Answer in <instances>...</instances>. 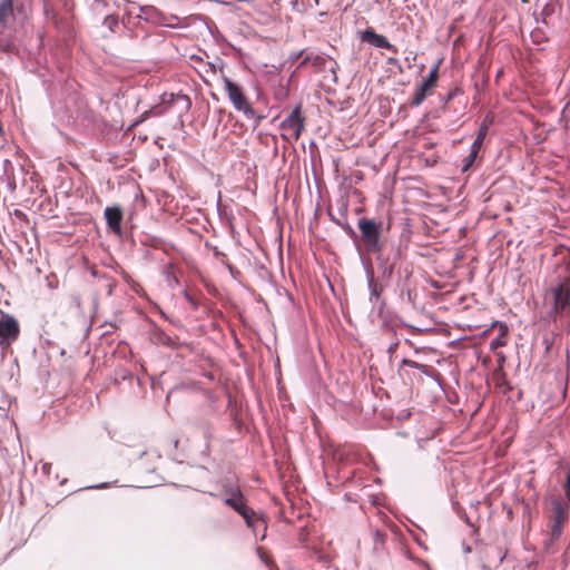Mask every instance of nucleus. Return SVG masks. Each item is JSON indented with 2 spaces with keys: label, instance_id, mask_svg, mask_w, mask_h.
Listing matches in <instances>:
<instances>
[{
  "label": "nucleus",
  "instance_id": "1",
  "mask_svg": "<svg viewBox=\"0 0 570 570\" xmlns=\"http://www.w3.org/2000/svg\"><path fill=\"white\" fill-rule=\"evenodd\" d=\"M357 227L360 230L358 245L361 244L367 254L380 252L382 247H387L389 244L397 240L390 235V224L384 228L381 220L362 217L357 220Z\"/></svg>",
  "mask_w": 570,
  "mask_h": 570
},
{
  "label": "nucleus",
  "instance_id": "2",
  "mask_svg": "<svg viewBox=\"0 0 570 570\" xmlns=\"http://www.w3.org/2000/svg\"><path fill=\"white\" fill-rule=\"evenodd\" d=\"M404 248L405 246L403 245L402 240L399 239L389 244L387 247H382L380 252L370 253L375 255V261L377 263L382 279L390 281L392 278L395 266L401 259Z\"/></svg>",
  "mask_w": 570,
  "mask_h": 570
},
{
  "label": "nucleus",
  "instance_id": "3",
  "mask_svg": "<svg viewBox=\"0 0 570 570\" xmlns=\"http://www.w3.org/2000/svg\"><path fill=\"white\" fill-rule=\"evenodd\" d=\"M222 81L224 83V90L226 91L234 108L237 111L243 112L247 119H255V126H258L263 117L256 115L255 109L245 97L242 87L226 75H222Z\"/></svg>",
  "mask_w": 570,
  "mask_h": 570
},
{
  "label": "nucleus",
  "instance_id": "4",
  "mask_svg": "<svg viewBox=\"0 0 570 570\" xmlns=\"http://www.w3.org/2000/svg\"><path fill=\"white\" fill-rule=\"evenodd\" d=\"M551 508L550 540L554 542L561 537L563 524L568 521L569 503L562 498H554L551 500Z\"/></svg>",
  "mask_w": 570,
  "mask_h": 570
},
{
  "label": "nucleus",
  "instance_id": "5",
  "mask_svg": "<svg viewBox=\"0 0 570 570\" xmlns=\"http://www.w3.org/2000/svg\"><path fill=\"white\" fill-rule=\"evenodd\" d=\"M135 19L138 21L142 20L153 26H161L171 29L188 27V23L185 21L177 23L168 22L167 16L154 6H138V13L135 14Z\"/></svg>",
  "mask_w": 570,
  "mask_h": 570
},
{
  "label": "nucleus",
  "instance_id": "6",
  "mask_svg": "<svg viewBox=\"0 0 570 570\" xmlns=\"http://www.w3.org/2000/svg\"><path fill=\"white\" fill-rule=\"evenodd\" d=\"M363 266H364L367 289H368V301L373 305V307H375L377 305V312L381 315L383 309L386 306L385 299L382 298V293L384 291V286L375 277L371 262H363Z\"/></svg>",
  "mask_w": 570,
  "mask_h": 570
},
{
  "label": "nucleus",
  "instance_id": "7",
  "mask_svg": "<svg viewBox=\"0 0 570 570\" xmlns=\"http://www.w3.org/2000/svg\"><path fill=\"white\" fill-rule=\"evenodd\" d=\"M440 60L431 68L429 75L422 80V82L416 87V90L412 97L410 105L412 107L420 106L426 98V94L431 90L438 82L439 78V68Z\"/></svg>",
  "mask_w": 570,
  "mask_h": 570
},
{
  "label": "nucleus",
  "instance_id": "8",
  "mask_svg": "<svg viewBox=\"0 0 570 570\" xmlns=\"http://www.w3.org/2000/svg\"><path fill=\"white\" fill-rule=\"evenodd\" d=\"M20 333V326L14 316L2 314L0 318V346H9Z\"/></svg>",
  "mask_w": 570,
  "mask_h": 570
},
{
  "label": "nucleus",
  "instance_id": "9",
  "mask_svg": "<svg viewBox=\"0 0 570 570\" xmlns=\"http://www.w3.org/2000/svg\"><path fill=\"white\" fill-rule=\"evenodd\" d=\"M281 127L298 138L304 130V118L301 112V106L297 105L289 115L282 121Z\"/></svg>",
  "mask_w": 570,
  "mask_h": 570
},
{
  "label": "nucleus",
  "instance_id": "10",
  "mask_svg": "<svg viewBox=\"0 0 570 570\" xmlns=\"http://www.w3.org/2000/svg\"><path fill=\"white\" fill-rule=\"evenodd\" d=\"M104 217L106 219L108 230L117 236H121V223L124 218L122 208L118 205L111 207L108 206L104 210Z\"/></svg>",
  "mask_w": 570,
  "mask_h": 570
},
{
  "label": "nucleus",
  "instance_id": "11",
  "mask_svg": "<svg viewBox=\"0 0 570 570\" xmlns=\"http://www.w3.org/2000/svg\"><path fill=\"white\" fill-rule=\"evenodd\" d=\"M243 519H244L246 525L253 531L256 539H258V538H259V540L265 539L267 523L261 514H258L255 510H252Z\"/></svg>",
  "mask_w": 570,
  "mask_h": 570
},
{
  "label": "nucleus",
  "instance_id": "12",
  "mask_svg": "<svg viewBox=\"0 0 570 570\" xmlns=\"http://www.w3.org/2000/svg\"><path fill=\"white\" fill-rule=\"evenodd\" d=\"M243 519H244L246 525L253 531L256 539H258V538H259V540L265 539L267 523L261 514H258L255 510H252Z\"/></svg>",
  "mask_w": 570,
  "mask_h": 570
},
{
  "label": "nucleus",
  "instance_id": "13",
  "mask_svg": "<svg viewBox=\"0 0 570 570\" xmlns=\"http://www.w3.org/2000/svg\"><path fill=\"white\" fill-rule=\"evenodd\" d=\"M362 40L368 42L375 48L387 49L396 52L397 49L392 45L386 37L379 35L373 28H367L362 32Z\"/></svg>",
  "mask_w": 570,
  "mask_h": 570
},
{
  "label": "nucleus",
  "instance_id": "14",
  "mask_svg": "<svg viewBox=\"0 0 570 570\" xmlns=\"http://www.w3.org/2000/svg\"><path fill=\"white\" fill-rule=\"evenodd\" d=\"M14 19L13 0H0V35L4 33Z\"/></svg>",
  "mask_w": 570,
  "mask_h": 570
},
{
  "label": "nucleus",
  "instance_id": "15",
  "mask_svg": "<svg viewBox=\"0 0 570 570\" xmlns=\"http://www.w3.org/2000/svg\"><path fill=\"white\" fill-rule=\"evenodd\" d=\"M328 58L323 53H306L303 60L298 63L297 68H303L305 65L311 63L317 71H325Z\"/></svg>",
  "mask_w": 570,
  "mask_h": 570
},
{
  "label": "nucleus",
  "instance_id": "16",
  "mask_svg": "<svg viewBox=\"0 0 570 570\" xmlns=\"http://www.w3.org/2000/svg\"><path fill=\"white\" fill-rule=\"evenodd\" d=\"M153 342L156 344H161L170 348H176L179 346V342L177 337H173L168 335L160 327H156L153 332Z\"/></svg>",
  "mask_w": 570,
  "mask_h": 570
},
{
  "label": "nucleus",
  "instance_id": "17",
  "mask_svg": "<svg viewBox=\"0 0 570 570\" xmlns=\"http://www.w3.org/2000/svg\"><path fill=\"white\" fill-rule=\"evenodd\" d=\"M401 365L407 366L411 368H416V370L421 371L422 374H424L425 376H429L431 379H435V375H438L436 371L432 366L421 364V363L415 362L410 358H403L401 361Z\"/></svg>",
  "mask_w": 570,
  "mask_h": 570
},
{
  "label": "nucleus",
  "instance_id": "18",
  "mask_svg": "<svg viewBox=\"0 0 570 570\" xmlns=\"http://www.w3.org/2000/svg\"><path fill=\"white\" fill-rule=\"evenodd\" d=\"M245 498L239 488H232L229 490V495L224 499V503L234 510V507H237L242 502H244Z\"/></svg>",
  "mask_w": 570,
  "mask_h": 570
},
{
  "label": "nucleus",
  "instance_id": "19",
  "mask_svg": "<svg viewBox=\"0 0 570 570\" xmlns=\"http://www.w3.org/2000/svg\"><path fill=\"white\" fill-rule=\"evenodd\" d=\"M224 67H225V62L222 58L219 57H216L215 61H207V62H204V71L206 73H213L215 75L217 71L220 72V76L222 75H225L224 73Z\"/></svg>",
  "mask_w": 570,
  "mask_h": 570
},
{
  "label": "nucleus",
  "instance_id": "20",
  "mask_svg": "<svg viewBox=\"0 0 570 570\" xmlns=\"http://www.w3.org/2000/svg\"><path fill=\"white\" fill-rule=\"evenodd\" d=\"M507 332L508 327L502 325L500 334L490 341L489 348L491 351H495L507 344Z\"/></svg>",
  "mask_w": 570,
  "mask_h": 570
},
{
  "label": "nucleus",
  "instance_id": "21",
  "mask_svg": "<svg viewBox=\"0 0 570 570\" xmlns=\"http://www.w3.org/2000/svg\"><path fill=\"white\" fill-rule=\"evenodd\" d=\"M336 225L340 226L344 233L354 242L357 250H361V246H358V234L354 230V228L346 222H336Z\"/></svg>",
  "mask_w": 570,
  "mask_h": 570
},
{
  "label": "nucleus",
  "instance_id": "22",
  "mask_svg": "<svg viewBox=\"0 0 570 570\" xmlns=\"http://www.w3.org/2000/svg\"><path fill=\"white\" fill-rule=\"evenodd\" d=\"M488 135V125L487 124H482L479 131H478V135L475 137V139L473 140L472 145H471V148L472 150H475L479 153V150L481 149L482 145H483V141H484V138L487 137Z\"/></svg>",
  "mask_w": 570,
  "mask_h": 570
},
{
  "label": "nucleus",
  "instance_id": "23",
  "mask_svg": "<svg viewBox=\"0 0 570 570\" xmlns=\"http://www.w3.org/2000/svg\"><path fill=\"white\" fill-rule=\"evenodd\" d=\"M135 4L136 3L132 2V1H127L126 2V8L124 9V16H122V19H121V22H122L124 27L127 29L128 37H130V38L132 37L134 31H132L131 28L127 27L126 20L131 18V17L135 18V14H134V12H132V10L130 8L131 6H135Z\"/></svg>",
  "mask_w": 570,
  "mask_h": 570
},
{
  "label": "nucleus",
  "instance_id": "24",
  "mask_svg": "<svg viewBox=\"0 0 570 570\" xmlns=\"http://www.w3.org/2000/svg\"><path fill=\"white\" fill-rule=\"evenodd\" d=\"M102 26L109 31L116 32L119 27V17L117 14H108L104 18Z\"/></svg>",
  "mask_w": 570,
  "mask_h": 570
},
{
  "label": "nucleus",
  "instance_id": "25",
  "mask_svg": "<svg viewBox=\"0 0 570 570\" xmlns=\"http://www.w3.org/2000/svg\"><path fill=\"white\" fill-rule=\"evenodd\" d=\"M478 151L470 149V154L462 159L461 171H468L474 164Z\"/></svg>",
  "mask_w": 570,
  "mask_h": 570
},
{
  "label": "nucleus",
  "instance_id": "26",
  "mask_svg": "<svg viewBox=\"0 0 570 570\" xmlns=\"http://www.w3.org/2000/svg\"><path fill=\"white\" fill-rule=\"evenodd\" d=\"M462 94V90L460 87H454L452 90H450L446 95L442 96L441 97V100L444 102V104H448L450 102L454 97H456L458 95Z\"/></svg>",
  "mask_w": 570,
  "mask_h": 570
},
{
  "label": "nucleus",
  "instance_id": "27",
  "mask_svg": "<svg viewBox=\"0 0 570 570\" xmlns=\"http://www.w3.org/2000/svg\"><path fill=\"white\" fill-rule=\"evenodd\" d=\"M253 509L247 505L246 500L237 507H234V511H236L242 518L247 515Z\"/></svg>",
  "mask_w": 570,
  "mask_h": 570
},
{
  "label": "nucleus",
  "instance_id": "28",
  "mask_svg": "<svg viewBox=\"0 0 570 570\" xmlns=\"http://www.w3.org/2000/svg\"><path fill=\"white\" fill-rule=\"evenodd\" d=\"M218 259H219L220 264H223V265L228 269V272L230 273V275H232L233 277H235V274H238V273H239V272L236 269V267H235V266H233V265L228 262V259H227V257H226V256H225V257H219Z\"/></svg>",
  "mask_w": 570,
  "mask_h": 570
},
{
  "label": "nucleus",
  "instance_id": "29",
  "mask_svg": "<svg viewBox=\"0 0 570 570\" xmlns=\"http://www.w3.org/2000/svg\"><path fill=\"white\" fill-rule=\"evenodd\" d=\"M563 491H564V497L567 499V503L570 504V470L566 474V480L563 483Z\"/></svg>",
  "mask_w": 570,
  "mask_h": 570
},
{
  "label": "nucleus",
  "instance_id": "30",
  "mask_svg": "<svg viewBox=\"0 0 570 570\" xmlns=\"http://www.w3.org/2000/svg\"><path fill=\"white\" fill-rule=\"evenodd\" d=\"M107 6H108L107 0H94L91 8L95 12L99 13V12H101L102 9L107 8Z\"/></svg>",
  "mask_w": 570,
  "mask_h": 570
},
{
  "label": "nucleus",
  "instance_id": "31",
  "mask_svg": "<svg viewBox=\"0 0 570 570\" xmlns=\"http://www.w3.org/2000/svg\"><path fill=\"white\" fill-rule=\"evenodd\" d=\"M205 247L210 249L213 252V255L216 257V258H219V257H225V253H223L222 250H219V248L215 245H213L212 243L209 242H206L205 243Z\"/></svg>",
  "mask_w": 570,
  "mask_h": 570
},
{
  "label": "nucleus",
  "instance_id": "32",
  "mask_svg": "<svg viewBox=\"0 0 570 570\" xmlns=\"http://www.w3.org/2000/svg\"><path fill=\"white\" fill-rule=\"evenodd\" d=\"M176 99L181 100L184 102L185 110H189L191 107V100L187 95L178 94Z\"/></svg>",
  "mask_w": 570,
  "mask_h": 570
},
{
  "label": "nucleus",
  "instance_id": "33",
  "mask_svg": "<svg viewBox=\"0 0 570 570\" xmlns=\"http://www.w3.org/2000/svg\"><path fill=\"white\" fill-rule=\"evenodd\" d=\"M257 553H258L259 559H261V560H262V561H263L267 567H269V568H271V570H273V567H274V566L272 564V560H271L267 556H265V554L263 553V551H262V549H261V548H258V549H257Z\"/></svg>",
  "mask_w": 570,
  "mask_h": 570
},
{
  "label": "nucleus",
  "instance_id": "34",
  "mask_svg": "<svg viewBox=\"0 0 570 570\" xmlns=\"http://www.w3.org/2000/svg\"><path fill=\"white\" fill-rule=\"evenodd\" d=\"M189 19H190V17H186V18L180 19V18H179L178 16H176V14H170V16H168V17H167L168 22L177 23V22H179V21H185V22H187V23H188V26L190 24Z\"/></svg>",
  "mask_w": 570,
  "mask_h": 570
},
{
  "label": "nucleus",
  "instance_id": "35",
  "mask_svg": "<svg viewBox=\"0 0 570 570\" xmlns=\"http://www.w3.org/2000/svg\"><path fill=\"white\" fill-rule=\"evenodd\" d=\"M385 538H386V533L385 532L380 531V530H375V532H374L375 544L383 543Z\"/></svg>",
  "mask_w": 570,
  "mask_h": 570
},
{
  "label": "nucleus",
  "instance_id": "36",
  "mask_svg": "<svg viewBox=\"0 0 570 570\" xmlns=\"http://www.w3.org/2000/svg\"><path fill=\"white\" fill-rule=\"evenodd\" d=\"M305 53V50L294 51L288 56V61L295 62L298 60Z\"/></svg>",
  "mask_w": 570,
  "mask_h": 570
},
{
  "label": "nucleus",
  "instance_id": "37",
  "mask_svg": "<svg viewBox=\"0 0 570 570\" xmlns=\"http://www.w3.org/2000/svg\"><path fill=\"white\" fill-rule=\"evenodd\" d=\"M184 297L195 309L198 307L197 302L187 291L184 292Z\"/></svg>",
  "mask_w": 570,
  "mask_h": 570
},
{
  "label": "nucleus",
  "instance_id": "38",
  "mask_svg": "<svg viewBox=\"0 0 570 570\" xmlns=\"http://www.w3.org/2000/svg\"><path fill=\"white\" fill-rule=\"evenodd\" d=\"M397 345H399V342L396 341V342L392 343V344L389 346V348H387V354H389L390 356H392V355H393V353L395 352V350H396Z\"/></svg>",
  "mask_w": 570,
  "mask_h": 570
},
{
  "label": "nucleus",
  "instance_id": "39",
  "mask_svg": "<svg viewBox=\"0 0 570 570\" xmlns=\"http://www.w3.org/2000/svg\"><path fill=\"white\" fill-rule=\"evenodd\" d=\"M107 487H108V483H99V484H96V485L87 487L86 489H105Z\"/></svg>",
  "mask_w": 570,
  "mask_h": 570
},
{
  "label": "nucleus",
  "instance_id": "40",
  "mask_svg": "<svg viewBox=\"0 0 570 570\" xmlns=\"http://www.w3.org/2000/svg\"><path fill=\"white\" fill-rule=\"evenodd\" d=\"M190 59L196 61V62H202V63L204 62L203 58L200 56H198V55L190 56Z\"/></svg>",
  "mask_w": 570,
  "mask_h": 570
},
{
  "label": "nucleus",
  "instance_id": "41",
  "mask_svg": "<svg viewBox=\"0 0 570 570\" xmlns=\"http://www.w3.org/2000/svg\"><path fill=\"white\" fill-rule=\"evenodd\" d=\"M328 216L334 224H336V222H343L342 219L334 217L332 214H328Z\"/></svg>",
  "mask_w": 570,
  "mask_h": 570
},
{
  "label": "nucleus",
  "instance_id": "42",
  "mask_svg": "<svg viewBox=\"0 0 570 570\" xmlns=\"http://www.w3.org/2000/svg\"><path fill=\"white\" fill-rule=\"evenodd\" d=\"M204 433H205V436H206L207 439H209V438L212 436V434H210V430H209V428H208V426H206V428H205V432H204Z\"/></svg>",
  "mask_w": 570,
  "mask_h": 570
},
{
  "label": "nucleus",
  "instance_id": "43",
  "mask_svg": "<svg viewBox=\"0 0 570 570\" xmlns=\"http://www.w3.org/2000/svg\"><path fill=\"white\" fill-rule=\"evenodd\" d=\"M50 468H51V464H43V468H42L43 472L49 473Z\"/></svg>",
  "mask_w": 570,
  "mask_h": 570
},
{
  "label": "nucleus",
  "instance_id": "44",
  "mask_svg": "<svg viewBox=\"0 0 570 570\" xmlns=\"http://www.w3.org/2000/svg\"><path fill=\"white\" fill-rule=\"evenodd\" d=\"M114 283L108 284V294L110 295L112 293Z\"/></svg>",
  "mask_w": 570,
  "mask_h": 570
},
{
  "label": "nucleus",
  "instance_id": "45",
  "mask_svg": "<svg viewBox=\"0 0 570 570\" xmlns=\"http://www.w3.org/2000/svg\"><path fill=\"white\" fill-rule=\"evenodd\" d=\"M387 61H389V63H396V62H397V59H395V58H389V60H387Z\"/></svg>",
  "mask_w": 570,
  "mask_h": 570
},
{
  "label": "nucleus",
  "instance_id": "46",
  "mask_svg": "<svg viewBox=\"0 0 570 570\" xmlns=\"http://www.w3.org/2000/svg\"><path fill=\"white\" fill-rule=\"evenodd\" d=\"M482 570H491L490 567H488L487 564H483L482 566Z\"/></svg>",
  "mask_w": 570,
  "mask_h": 570
},
{
  "label": "nucleus",
  "instance_id": "47",
  "mask_svg": "<svg viewBox=\"0 0 570 570\" xmlns=\"http://www.w3.org/2000/svg\"><path fill=\"white\" fill-rule=\"evenodd\" d=\"M464 550H465L466 552H470V551H471L470 547H464Z\"/></svg>",
  "mask_w": 570,
  "mask_h": 570
},
{
  "label": "nucleus",
  "instance_id": "48",
  "mask_svg": "<svg viewBox=\"0 0 570 570\" xmlns=\"http://www.w3.org/2000/svg\"><path fill=\"white\" fill-rule=\"evenodd\" d=\"M346 212H347V206L345 205L344 206V215L346 214Z\"/></svg>",
  "mask_w": 570,
  "mask_h": 570
},
{
  "label": "nucleus",
  "instance_id": "49",
  "mask_svg": "<svg viewBox=\"0 0 570 570\" xmlns=\"http://www.w3.org/2000/svg\"><path fill=\"white\" fill-rule=\"evenodd\" d=\"M407 298L411 299V292H407Z\"/></svg>",
  "mask_w": 570,
  "mask_h": 570
},
{
  "label": "nucleus",
  "instance_id": "50",
  "mask_svg": "<svg viewBox=\"0 0 570 570\" xmlns=\"http://www.w3.org/2000/svg\"><path fill=\"white\" fill-rule=\"evenodd\" d=\"M331 71H332L333 73H335V67H332V68H331Z\"/></svg>",
  "mask_w": 570,
  "mask_h": 570
}]
</instances>
